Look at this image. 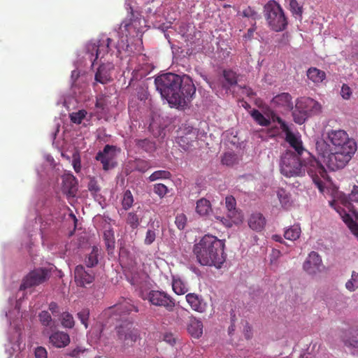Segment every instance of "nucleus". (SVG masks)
Instances as JSON below:
<instances>
[{"instance_id":"obj_1","label":"nucleus","mask_w":358,"mask_h":358,"mask_svg":"<svg viewBox=\"0 0 358 358\" xmlns=\"http://www.w3.org/2000/svg\"><path fill=\"white\" fill-rule=\"evenodd\" d=\"M157 90L167 100L171 107L183 110L187 108L196 93V87L187 75L180 76L168 73L157 76L155 80Z\"/></svg>"},{"instance_id":"obj_2","label":"nucleus","mask_w":358,"mask_h":358,"mask_svg":"<svg viewBox=\"0 0 358 358\" xmlns=\"http://www.w3.org/2000/svg\"><path fill=\"white\" fill-rule=\"evenodd\" d=\"M306 169L319 190L323 192L324 180L328 179V175L325 168L319 160L310 157L308 162L303 164L300 155H296L290 150H287L282 155L280 171L285 177L303 176Z\"/></svg>"},{"instance_id":"obj_3","label":"nucleus","mask_w":358,"mask_h":358,"mask_svg":"<svg viewBox=\"0 0 358 358\" xmlns=\"http://www.w3.org/2000/svg\"><path fill=\"white\" fill-rule=\"evenodd\" d=\"M224 247V241L207 234L194 245L193 252L201 265L220 268L226 260Z\"/></svg>"},{"instance_id":"obj_4","label":"nucleus","mask_w":358,"mask_h":358,"mask_svg":"<svg viewBox=\"0 0 358 358\" xmlns=\"http://www.w3.org/2000/svg\"><path fill=\"white\" fill-rule=\"evenodd\" d=\"M316 150L321 156L322 162L331 171H336L344 168L355 152H348V150H331L330 145L324 140L317 141Z\"/></svg>"},{"instance_id":"obj_5","label":"nucleus","mask_w":358,"mask_h":358,"mask_svg":"<svg viewBox=\"0 0 358 358\" xmlns=\"http://www.w3.org/2000/svg\"><path fill=\"white\" fill-rule=\"evenodd\" d=\"M340 201L346 209H338V213L351 232L358 236V212L352 205V202L358 203V186L355 185L349 194L341 196Z\"/></svg>"},{"instance_id":"obj_6","label":"nucleus","mask_w":358,"mask_h":358,"mask_svg":"<svg viewBox=\"0 0 358 358\" xmlns=\"http://www.w3.org/2000/svg\"><path fill=\"white\" fill-rule=\"evenodd\" d=\"M263 11L267 25L272 31L280 32L287 29V17L281 6L275 0L268 1Z\"/></svg>"},{"instance_id":"obj_7","label":"nucleus","mask_w":358,"mask_h":358,"mask_svg":"<svg viewBox=\"0 0 358 358\" xmlns=\"http://www.w3.org/2000/svg\"><path fill=\"white\" fill-rule=\"evenodd\" d=\"M117 345L121 350L134 346L140 338L138 330L133 327L132 322H125L116 328Z\"/></svg>"},{"instance_id":"obj_8","label":"nucleus","mask_w":358,"mask_h":358,"mask_svg":"<svg viewBox=\"0 0 358 358\" xmlns=\"http://www.w3.org/2000/svg\"><path fill=\"white\" fill-rule=\"evenodd\" d=\"M140 25V20L138 18L124 20L119 28V34H121L120 39L114 45V48L117 50L118 54L122 52H131V48L128 43V36L131 34H137L139 31L138 26Z\"/></svg>"},{"instance_id":"obj_9","label":"nucleus","mask_w":358,"mask_h":358,"mask_svg":"<svg viewBox=\"0 0 358 358\" xmlns=\"http://www.w3.org/2000/svg\"><path fill=\"white\" fill-rule=\"evenodd\" d=\"M327 141L330 145L331 150H348L355 152L357 145L355 141L350 138L347 132L342 129H331L327 132Z\"/></svg>"},{"instance_id":"obj_10","label":"nucleus","mask_w":358,"mask_h":358,"mask_svg":"<svg viewBox=\"0 0 358 358\" xmlns=\"http://www.w3.org/2000/svg\"><path fill=\"white\" fill-rule=\"evenodd\" d=\"M113 40L106 36H102L96 43H89L87 45V52L90 55V59L94 62L99 58H103L108 53L113 51Z\"/></svg>"},{"instance_id":"obj_11","label":"nucleus","mask_w":358,"mask_h":358,"mask_svg":"<svg viewBox=\"0 0 358 358\" xmlns=\"http://www.w3.org/2000/svg\"><path fill=\"white\" fill-rule=\"evenodd\" d=\"M141 297L155 306L164 308L168 312H173L176 305V300L162 290H151L146 296L142 294Z\"/></svg>"},{"instance_id":"obj_12","label":"nucleus","mask_w":358,"mask_h":358,"mask_svg":"<svg viewBox=\"0 0 358 358\" xmlns=\"http://www.w3.org/2000/svg\"><path fill=\"white\" fill-rule=\"evenodd\" d=\"M49 278V271L45 268H38L30 271L22 280L20 289L38 286Z\"/></svg>"},{"instance_id":"obj_13","label":"nucleus","mask_w":358,"mask_h":358,"mask_svg":"<svg viewBox=\"0 0 358 358\" xmlns=\"http://www.w3.org/2000/svg\"><path fill=\"white\" fill-rule=\"evenodd\" d=\"M296 107L301 110L308 117L319 114L322 110L321 104L310 97H302L297 99Z\"/></svg>"},{"instance_id":"obj_14","label":"nucleus","mask_w":358,"mask_h":358,"mask_svg":"<svg viewBox=\"0 0 358 358\" xmlns=\"http://www.w3.org/2000/svg\"><path fill=\"white\" fill-rule=\"evenodd\" d=\"M115 147L106 145L102 151L96 154L95 159L102 164L103 170L108 171L115 166Z\"/></svg>"},{"instance_id":"obj_15","label":"nucleus","mask_w":358,"mask_h":358,"mask_svg":"<svg viewBox=\"0 0 358 358\" xmlns=\"http://www.w3.org/2000/svg\"><path fill=\"white\" fill-rule=\"evenodd\" d=\"M322 262L321 257L315 251L309 253L308 257L303 264L304 271L310 275L316 274L321 271Z\"/></svg>"},{"instance_id":"obj_16","label":"nucleus","mask_w":358,"mask_h":358,"mask_svg":"<svg viewBox=\"0 0 358 358\" xmlns=\"http://www.w3.org/2000/svg\"><path fill=\"white\" fill-rule=\"evenodd\" d=\"M112 311L117 313L120 317H124L131 312H138V308L131 299H123L122 301L110 308Z\"/></svg>"},{"instance_id":"obj_17","label":"nucleus","mask_w":358,"mask_h":358,"mask_svg":"<svg viewBox=\"0 0 358 358\" xmlns=\"http://www.w3.org/2000/svg\"><path fill=\"white\" fill-rule=\"evenodd\" d=\"M74 278L77 285L81 287L92 283L94 280V273L91 271H86L82 265H78L76 267Z\"/></svg>"},{"instance_id":"obj_18","label":"nucleus","mask_w":358,"mask_h":358,"mask_svg":"<svg viewBox=\"0 0 358 358\" xmlns=\"http://www.w3.org/2000/svg\"><path fill=\"white\" fill-rule=\"evenodd\" d=\"M271 106L276 108L292 110L294 108L292 96L287 92H282L275 96L271 100Z\"/></svg>"},{"instance_id":"obj_19","label":"nucleus","mask_w":358,"mask_h":358,"mask_svg":"<svg viewBox=\"0 0 358 358\" xmlns=\"http://www.w3.org/2000/svg\"><path fill=\"white\" fill-rule=\"evenodd\" d=\"M185 299L193 310L200 313L206 312L207 303L199 294L195 293H189L186 295Z\"/></svg>"},{"instance_id":"obj_20","label":"nucleus","mask_w":358,"mask_h":358,"mask_svg":"<svg viewBox=\"0 0 358 358\" xmlns=\"http://www.w3.org/2000/svg\"><path fill=\"white\" fill-rule=\"evenodd\" d=\"M113 69V65L111 63L101 64L95 73V80L101 84L110 82L112 80L111 71Z\"/></svg>"},{"instance_id":"obj_21","label":"nucleus","mask_w":358,"mask_h":358,"mask_svg":"<svg viewBox=\"0 0 358 358\" xmlns=\"http://www.w3.org/2000/svg\"><path fill=\"white\" fill-rule=\"evenodd\" d=\"M63 190L67 194L74 196L78 190V180L72 173H65L62 176Z\"/></svg>"},{"instance_id":"obj_22","label":"nucleus","mask_w":358,"mask_h":358,"mask_svg":"<svg viewBox=\"0 0 358 358\" xmlns=\"http://www.w3.org/2000/svg\"><path fill=\"white\" fill-rule=\"evenodd\" d=\"M50 343L56 348H64L70 343V337L64 331H55L50 336Z\"/></svg>"},{"instance_id":"obj_23","label":"nucleus","mask_w":358,"mask_h":358,"mask_svg":"<svg viewBox=\"0 0 358 358\" xmlns=\"http://www.w3.org/2000/svg\"><path fill=\"white\" fill-rule=\"evenodd\" d=\"M284 133L285 134L286 141L295 150L296 152V155H301L304 150L301 141L292 132L290 129H288Z\"/></svg>"},{"instance_id":"obj_24","label":"nucleus","mask_w":358,"mask_h":358,"mask_svg":"<svg viewBox=\"0 0 358 358\" xmlns=\"http://www.w3.org/2000/svg\"><path fill=\"white\" fill-rule=\"evenodd\" d=\"M265 224H266L265 218L261 213L252 214L248 220L249 227L252 230H255L257 231H262L264 229Z\"/></svg>"},{"instance_id":"obj_25","label":"nucleus","mask_w":358,"mask_h":358,"mask_svg":"<svg viewBox=\"0 0 358 358\" xmlns=\"http://www.w3.org/2000/svg\"><path fill=\"white\" fill-rule=\"evenodd\" d=\"M307 77L315 84L321 83L326 78V73L316 67H310L306 73Z\"/></svg>"},{"instance_id":"obj_26","label":"nucleus","mask_w":358,"mask_h":358,"mask_svg":"<svg viewBox=\"0 0 358 358\" xmlns=\"http://www.w3.org/2000/svg\"><path fill=\"white\" fill-rule=\"evenodd\" d=\"M187 331L192 337L199 338L203 334V323L200 320L193 318L189 322Z\"/></svg>"},{"instance_id":"obj_27","label":"nucleus","mask_w":358,"mask_h":358,"mask_svg":"<svg viewBox=\"0 0 358 358\" xmlns=\"http://www.w3.org/2000/svg\"><path fill=\"white\" fill-rule=\"evenodd\" d=\"M103 237L108 254L113 253L115 245L114 231L113 229L109 227L108 229H105Z\"/></svg>"},{"instance_id":"obj_28","label":"nucleus","mask_w":358,"mask_h":358,"mask_svg":"<svg viewBox=\"0 0 358 358\" xmlns=\"http://www.w3.org/2000/svg\"><path fill=\"white\" fill-rule=\"evenodd\" d=\"M210 202L205 198L200 199L196 202V212L201 216H205L211 211Z\"/></svg>"},{"instance_id":"obj_29","label":"nucleus","mask_w":358,"mask_h":358,"mask_svg":"<svg viewBox=\"0 0 358 358\" xmlns=\"http://www.w3.org/2000/svg\"><path fill=\"white\" fill-rule=\"evenodd\" d=\"M301 230L299 225H293L285 230L284 237L289 241H295L300 236Z\"/></svg>"},{"instance_id":"obj_30","label":"nucleus","mask_w":358,"mask_h":358,"mask_svg":"<svg viewBox=\"0 0 358 358\" xmlns=\"http://www.w3.org/2000/svg\"><path fill=\"white\" fill-rule=\"evenodd\" d=\"M251 116L259 125L268 127L271 124L270 119L266 118L259 110L254 109L251 111Z\"/></svg>"},{"instance_id":"obj_31","label":"nucleus","mask_w":358,"mask_h":358,"mask_svg":"<svg viewBox=\"0 0 358 358\" xmlns=\"http://www.w3.org/2000/svg\"><path fill=\"white\" fill-rule=\"evenodd\" d=\"M99 248L96 246L92 248L91 252L85 258V264L87 267H93L98 264Z\"/></svg>"},{"instance_id":"obj_32","label":"nucleus","mask_w":358,"mask_h":358,"mask_svg":"<svg viewBox=\"0 0 358 358\" xmlns=\"http://www.w3.org/2000/svg\"><path fill=\"white\" fill-rule=\"evenodd\" d=\"M173 292L178 295H182L187 292L188 288L180 279H174L172 282Z\"/></svg>"},{"instance_id":"obj_33","label":"nucleus","mask_w":358,"mask_h":358,"mask_svg":"<svg viewBox=\"0 0 358 358\" xmlns=\"http://www.w3.org/2000/svg\"><path fill=\"white\" fill-rule=\"evenodd\" d=\"M134 142L138 148H141L146 152H151L155 150V143L148 138L135 139Z\"/></svg>"},{"instance_id":"obj_34","label":"nucleus","mask_w":358,"mask_h":358,"mask_svg":"<svg viewBox=\"0 0 358 358\" xmlns=\"http://www.w3.org/2000/svg\"><path fill=\"white\" fill-rule=\"evenodd\" d=\"M289 3V8L294 16L296 17H302L303 8L300 6L296 0H285Z\"/></svg>"},{"instance_id":"obj_35","label":"nucleus","mask_w":358,"mask_h":358,"mask_svg":"<svg viewBox=\"0 0 358 358\" xmlns=\"http://www.w3.org/2000/svg\"><path fill=\"white\" fill-rule=\"evenodd\" d=\"M61 323L64 328H73L75 325L73 315L69 312H64L61 315Z\"/></svg>"},{"instance_id":"obj_36","label":"nucleus","mask_w":358,"mask_h":358,"mask_svg":"<svg viewBox=\"0 0 358 358\" xmlns=\"http://www.w3.org/2000/svg\"><path fill=\"white\" fill-rule=\"evenodd\" d=\"M171 177V173L165 170H159L153 172L149 177L148 180L153 182L159 179H169Z\"/></svg>"},{"instance_id":"obj_37","label":"nucleus","mask_w":358,"mask_h":358,"mask_svg":"<svg viewBox=\"0 0 358 358\" xmlns=\"http://www.w3.org/2000/svg\"><path fill=\"white\" fill-rule=\"evenodd\" d=\"M223 76L225 80L230 86L235 85L238 83V76L234 71L231 70H224Z\"/></svg>"},{"instance_id":"obj_38","label":"nucleus","mask_w":358,"mask_h":358,"mask_svg":"<svg viewBox=\"0 0 358 358\" xmlns=\"http://www.w3.org/2000/svg\"><path fill=\"white\" fill-rule=\"evenodd\" d=\"M345 287L350 292H354L358 288V273L352 271L350 279L345 283Z\"/></svg>"},{"instance_id":"obj_39","label":"nucleus","mask_w":358,"mask_h":358,"mask_svg":"<svg viewBox=\"0 0 358 358\" xmlns=\"http://www.w3.org/2000/svg\"><path fill=\"white\" fill-rule=\"evenodd\" d=\"M277 195L283 207L287 208L290 206V195L284 189H280Z\"/></svg>"},{"instance_id":"obj_40","label":"nucleus","mask_w":358,"mask_h":358,"mask_svg":"<svg viewBox=\"0 0 358 358\" xmlns=\"http://www.w3.org/2000/svg\"><path fill=\"white\" fill-rule=\"evenodd\" d=\"M87 114L85 110H80L78 112L72 113L70 114V120L71 121L77 124H80L83 120L86 117Z\"/></svg>"},{"instance_id":"obj_41","label":"nucleus","mask_w":358,"mask_h":358,"mask_svg":"<svg viewBox=\"0 0 358 358\" xmlns=\"http://www.w3.org/2000/svg\"><path fill=\"white\" fill-rule=\"evenodd\" d=\"M134 203L133 195L130 190H126L123 195L122 205L124 210L130 208Z\"/></svg>"},{"instance_id":"obj_42","label":"nucleus","mask_w":358,"mask_h":358,"mask_svg":"<svg viewBox=\"0 0 358 358\" xmlns=\"http://www.w3.org/2000/svg\"><path fill=\"white\" fill-rule=\"evenodd\" d=\"M127 223L133 229H136L140 224L138 215L133 212L129 213L127 217Z\"/></svg>"},{"instance_id":"obj_43","label":"nucleus","mask_w":358,"mask_h":358,"mask_svg":"<svg viewBox=\"0 0 358 358\" xmlns=\"http://www.w3.org/2000/svg\"><path fill=\"white\" fill-rule=\"evenodd\" d=\"M237 157L236 155L233 152H226L222 157V163L227 166H233L236 163Z\"/></svg>"},{"instance_id":"obj_44","label":"nucleus","mask_w":358,"mask_h":358,"mask_svg":"<svg viewBox=\"0 0 358 358\" xmlns=\"http://www.w3.org/2000/svg\"><path fill=\"white\" fill-rule=\"evenodd\" d=\"M242 15L247 18H250L254 21L260 18V15L252 7L248 6L243 9Z\"/></svg>"},{"instance_id":"obj_45","label":"nucleus","mask_w":358,"mask_h":358,"mask_svg":"<svg viewBox=\"0 0 358 358\" xmlns=\"http://www.w3.org/2000/svg\"><path fill=\"white\" fill-rule=\"evenodd\" d=\"M292 116L294 121L299 124H302L308 117L301 110H299L296 106L295 110L292 112Z\"/></svg>"},{"instance_id":"obj_46","label":"nucleus","mask_w":358,"mask_h":358,"mask_svg":"<svg viewBox=\"0 0 358 358\" xmlns=\"http://www.w3.org/2000/svg\"><path fill=\"white\" fill-rule=\"evenodd\" d=\"M78 318L80 320L81 323L87 329L88 327V320L90 317V310L87 308H84L77 314Z\"/></svg>"},{"instance_id":"obj_47","label":"nucleus","mask_w":358,"mask_h":358,"mask_svg":"<svg viewBox=\"0 0 358 358\" xmlns=\"http://www.w3.org/2000/svg\"><path fill=\"white\" fill-rule=\"evenodd\" d=\"M154 192L157 194L160 198H163L169 192L168 187L162 184L157 183L154 185Z\"/></svg>"},{"instance_id":"obj_48","label":"nucleus","mask_w":358,"mask_h":358,"mask_svg":"<svg viewBox=\"0 0 358 358\" xmlns=\"http://www.w3.org/2000/svg\"><path fill=\"white\" fill-rule=\"evenodd\" d=\"M38 317L40 322L43 326H50L52 323V317L48 311L43 310L41 313H40Z\"/></svg>"},{"instance_id":"obj_49","label":"nucleus","mask_w":358,"mask_h":358,"mask_svg":"<svg viewBox=\"0 0 358 358\" xmlns=\"http://www.w3.org/2000/svg\"><path fill=\"white\" fill-rule=\"evenodd\" d=\"M151 166L150 162L143 159H138L136 162V169L140 172L144 173L148 170Z\"/></svg>"},{"instance_id":"obj_50","label":"nucleus","mask_w":358,"mask_h":358,"mask_svg":"<svg viewBox=\"0 0 358 358\" xmlns=\"http://www.w3.org/2000/svg\"><path fill=\"white\" fill-rule=\"evenodd\" d=\"M225 204L226 208H227L229 212L231 213H234V211L236 210V202L234 197L232 196H227L225 198Z\"/></svg>"},{"instance_id":"obj_51","label":"nucleus","mask_w":358,"mask_h":358,"mask_svg":"<svg viewBox=\"0 0 358 358\" xmlns=\"http://www.w3.org/2000/svg\"><path fill=\"white\" fill-rule=\"evenodd\" d=\"M175 223L180 230L183 229L187 223V217L183 213L177 215L176 217Z\"/></svg>"},{"instance_id":"obj_52","label":"nucleus","mask_w":358,"mask_h":358,"mask_svg":"<svg viewBox=\"0 0 358 358\" xmlns=\"http://www.w3.org/2000/svg\"><path fill=\"white\" fill-rule=\"evenodd\" d=\"M271 120L273 122H276L278 124H280V128H281V129H282V131L283 132L287 131V129H289V127L286 124V122L280 117H279L278 115H276L275 113H272L271 114Z\"/></svg>"},{"instance_id":"obj_53","label":"nucleus","mask_w":358,"mask_h":358,"mask_svg":"<svg viewBox=\"0 0 358 358\" xmlns=\"http://www.w3.org/2000/svg\"><path fill=\"white\" fill-rule=\"evenodd\" d=\"M156 236L155 230L148 229L146 232L144 243L147 245H151L155 241Z\"/></svg>"},{"instance_id":"obj_54","label":"nucleus","mask_w":358,"mask_h":358,"mask_svg":"<svg viewBox=\"0 0 358 358\" xmlns=\"http://www.w3.org/2000/svg\"><path fill=\"white\" fill-rule=\"evenodd\" d=\"M345 344L350 347L357 349L358 351V333L352 335L345 342Z\"/></svg>"},{"instance_id":"obj_55","label":"nucleus","mask_w":358,"mask_h":358,"mask_svg":"<svg viewBox=\"0 0 358 358\" xmlns=\"http://www.w3.org/2000/svg\"><path fill=\"white\" fill-rule=\"evenodd\" d=\"M341 94L344 99H349L352 94V91L350 87L343 84L341 87Z\"/></svg>"},{"instance_id":"obj_56","label":"nucleus","mask_w":358,"mask_h":358,"mask_svg":"<svg viewBox=\"0 0 358 358\" xmlns=\"http://www.w3.org/2000/svg\"><path fill=\"white\" fill-rule=\"evenodd\" d=\"M35 357L36 358H48V352L45 348L38 347L35 349Z\"/></svg>"},{"instance_id":"obj_57","label":"nucleus","mask_w":358,"mask_h":358,"mask_svg":"<svg viewBox=\"0 0 358 358\" xmlns=\"http://www.w3.org/2000/svg\"><path fill=\"white\" fill-rule=\"evenodd\" d=\"M85 350L81 347H76L73 350H70L67 355L72 357H79L81 353H83Z\"/></svg>"},{"instance_id":"obj_58","label":"nucleus","mask_w":358,"mask_h":358,"mask_svg":"<svg viewBox=\"0 0 358 358\" xmlns=\"http://www.w3.org/2000/svg\"><path fill=\"white\" fill-rule=\"evenodd\" d=\"M106 105V99L103 96L96 97L95 107L98 109L103 110Z\"/></svg>"},{"instance_id":"obj_59","label":"nucleus","mask_w":358,"mask_h":358,"mask_svg":"<svg viewBox=\"0 0 358 358\" xmlns=\"http://www.w3.org/2000/svg\"><path fill=\"white\" fill-rule=\"evenodd\" d=\"M164 341L171 345H173L176 343V338L171 333L165 334L164 335Z\"/></svg>"},{"instance_id":"obj_60","label":"nucleus","mask_w":358,"mask_h":358,"mask_svg":"<svg viewBox=\"0 0 358 358\" xmlns=\"http://www.w3.org/2000/svg\"><path fill=\"white\" fill-rule=\"evenodd\" d=\"M73 166L76 173H79L81 169V162L78 157H73Z\"/></svg>"},{"instance_id":"obj_61","label":"nucleus","mask_w":358,"mask_h":358,"mask_svg":"<svg viewBox=\"0 0 358 358\" xmlns=\"http://www.w3.org/2000/svg\"><path fill=\"white\" fill-rule=\"evenodd\" d=\"M216 218L220 220L227 227H231L232 226V221L227 218H224L223 217H216Z\"/></svg>"},{"instance_id":"obj_62","label":"nucleus","mask_w":358,"mask_h":358,"mask_svg":"<svg viewBox=\"0 0 358 358\" xmlns=\"http://www.w3.org/2000/svg\"><path fill=\"white\" fill-rule=\"evenodd\" d=\"M50 310L54 314L58 311V306L55 302H51L49 305Z\"/></svg>"},{"instance_id":"obj_63","label":"nucleus","mask_w":358,"mask_h":358,"mask_svg":"<svg viewBox=\"0 0 358 358\" xmlns=\"http://www.w3.org/2000/svg\"><path fill=\"white\" fill-rule=\"evenodd\" d=\"M187 138L186 136H181L180 138H179V141H178V143L183 148V149L185 150H187L188 149V147H185L184 143H186V141H187Z\"/></svg>"},{"instance_id":"obj_64","label":"nucleus","mask_w":358,"mask_h":358,"mask_svg":"<svg viewBox=\"0 0 358 358\" xmlns=\"http://www.w3.org/2000/svg\"><path fill=\"white\" fill-rule=\"evenodd\" d=\"M256 29V27H255V23L253 24V27L252 28H250L248 30V38H252L253 36V34H254V31H255Z\"/></svg>"}]
</instances>
